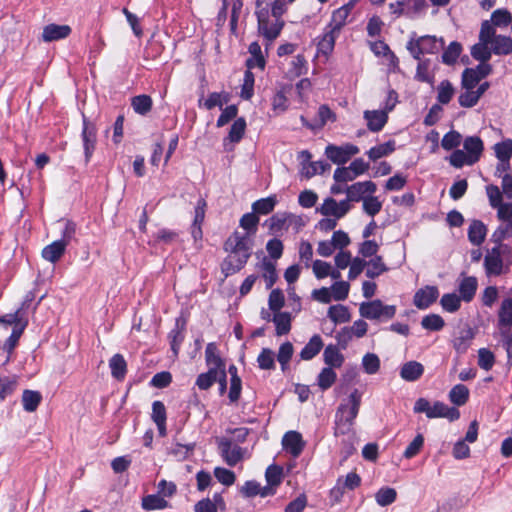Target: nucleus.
Wrapping results in <instances>:
<instances>
[{"label":"nucleus","instance_id":"nucleus-1","mask_svg":"<svg viewBox=\"0 0 512 512\" xmlns=\"http://www.w3.org/2000/svg\"><path fill=\"white\" fill-rule=\"evenodd\" d=\"M362 393L354 389L346 400H343L335 412L334 436L354 435L353 426L359 413Z\"/></svg>","mask_w":512,"mask_h":512},{"label":"nucleus","instance_id":"nucleus-2","mask_svg":"<svg viewBox=\"0 0 512 512\" xmlns=\"http://www.w3.org/2000/svg\"><path fill=\"white\" fill-rule=\"evenodd\" d=\"M497 328L508 357L512 355V298H504L497 313Z\"/></svg>","mask_w":512,"mask_h":512},{"label":"nucleus","instance_id":"nucleus-3","mask_svg":"<svg viewBox=\"0 0 512 512\" xmlns=\"http://www.w3.org/2000/svg\"><path fill=\"white\" fill-rule=\"evenodd\" d=\"M413 411L415 413H425L427 418H446L450 422L456 421L460 417V412L456 407H450L441 401H435L433 405L426 398L416 400Z\"/></svg>","mask_w":512,"mask_h":512},{"label":"nucleus","instance_id":"nucleus-4","mask_svg":"<svg viewBox=\"0 0 512 512\" xmlns=\"http://www.w3.org/2000/svg\"><path fill=\"white\" fill-rule=\"evenodd\" d=\"M258 33L266 40V48L276 40L284 25L283 20H271L266 8L256 11Z\"/></svg>","mask_w":512,"mask_h":512},{"label":"nucleus","instance_id":"nucleus-5","mask_svg":"<svg viewBox=\"0 0 512 512\" xmlns=\"http://www.w3.org/2000/svg\"><path fill=\"white\" fill-rule=\"evenodd\" d=\"M445 42L443 38L437 39L435 36L425 35L417 39H410L406 48L416 60L425 54H436L444 48Z\"/></svg>","mask_w":512,"mask_h":512},{"label":"nucleus","instance_id":"nucleus-6","mask_svg":"<svg viewBox=\"0 0 512 512\" xmlns=\"http://www.w3.org/2000/svg\"><path fill=\"white\" fill-rule=\"evenodd\" d=\"M361 317L369 320H389L396 314V306L385 305L379 299L362 302L359 307Z\"/></svg>","mask_w":512,"mask_h":512},{"label":"nucleus","instance_id":"nucleus-7","mask_svg":"<svg viewBox=\"0 0 512 512\" xmlns=\"http://www.w3.org/2000/svg\"><path fill=\"white\" fill-rule=\"evenodd\" d=\"M254 246V240L240 234L235 230L224 242L223 249L227 253L239 254L240 256L250 258Z\"/></svg>","mask_w":512,"mask_h":512},{"label":"nucleus","instance_id":"nucleus-8","mask_svg":"<svg viewBox=\"0 0 512 512\" xmlns=\"http://www.w3.org/2000/svg\"><path fill=\"white\" fill-rule=\"evenodd\" d=\"M483 265L485 273L488 277L500 276L510 271L496 246L487 251L486 255L484 256Z\"/></svg>","mask_w":512,"mask_h":512},{"label":"nucleus","instance_id":"nucleus-9","mask_svg":"<svg viewBox=\"0 0 512 512\" xmlns=\"http://www.w3.org/2000/svg\"><path fill=\"white\" fill-rule=\"evenodd\" d=\"M359 152V148L353 144H345L342 146H336L329 144L325 148L326 157L337 165H343L347 163L350 158Z\"/></svg>","mask_w":512,"mask_h":512},{"label":"nucleus","instance_id":"nucleus-10","mask_svg":"<svg viewBox=\"0 0 512 512\" xmlns=\"http://www.w3.org/2000/svg\"><path fill=\"white\" fill-rule=\"evenodd\" d=\"M81 138L83 142L85 161L88 163L96 148L97 128L96 125L90 122L85 115H83Z\"/></svg>","mask_w":512,"mask_h":512},{"label":"nucleus","instance_id":"nucleus-11","mask_svg":"<svg viewBox=\"0 0 512 512\" xmlns=\"http://www.w3.org/2000/svg\"><path fill=\"white\" fill-rule=\"evenodd\" d=\"M217 442L220 455L228 466L234 467L242 460L243 448L233 445L227 438H220Z\"/></svg>","mask_w":512,"mask_h":512},{"label":"nucleus","instance_id":"nucleus-12","mask_svg":"<svg viewBox=\"0 0 512 512\" xmlns=\"http://www.w3.org/2000/svg\"><path fill=\"white\" fill-rule=\"evenodd\" d=\"M439 290L436 286L427 285L417 290L413 297V304L420 310L429 308L438 298Z\"/></svg>","mask_w":512,"mask_h":512},{"label":"nucleus","instance_id":"nucleus-13","mask_svg":"<svg viewBox=\"0 0 512 512\" xmlns=\"http://www.w3.org/2000/svg\"><path fill=\"white\" fill-rule=\"evenodd\" d=\"M376 189V184L372 181L356 182L347 186L345 193L352 202H359L366 198V194H373Z\"/></svg>","mask_w":512,"mask_h":512},{"label":"nucleus","instance_id":"nucleus-14","mask_svg":"<svg viewBox=\"0 0 512 512\" xmlns=\"http://www.w3.org/2000/svg\"><path fill=\"white\" fill-rule=\"evenodd\" d=\"M248 260L249 258L244 257V255L240 256L239 254L228 253L220 265L221 272L225 277L234 275L244 268Z\"/></svg>","mask_w":512,"mask_h":512},{"label":"nucleus","instance_id":"nucleus-15","mask_svg":"<svg viewBox=\"0 0 512 512\" xmlns=\"http://www.w3.org/2000/svg\"><path fill=\"white\" fill-rule=\"evenodd\" d=\"M282 445L287 452L296 458L302 453L305 447V442L299 432L288 431L282 438Z\"/></svg>","mask_w":512,"mask_h":512},{"label":"nucleus","instance_id":"nucleus-16","mask_svg":"<svg viewBox=\"0 0 512 512\" xmlns=\"http://www.w3.org/2000/svg\"><path fill=\"white\" fill-rule=\"evenodd\" d=\"M71 31V27L66 24H48L43 28L42 40L46 43L62 40L67 38Z\"/></svg>","mask_w":512,"mask_h":512},{"label":"nucleus","instance_id":"nucleus-17","mask_svg":"<svg viewBox=\"0 0 512 512\" xmlns=\"http://www.w3.org/2000/svg\"><path fill=\"white\" fill-rule=\"evenodd\" d=\"M478 288L477 278L474 276H463L458 285L459 297L464 302H471L475 297Z\"/></svg>","mask_w":512,"mask_h":512},{"label":"nucleus","instance_id":"nucleus-18","mask_svg":"<svg viewBox=\"0 0 512 512\" xmlns=\"http://www.w3.org/2000/svg\"><path fill=\"white\" fill-rule=\"evenodd\" d=\"M205 362L208 369L220 372L226 370V365L223 359L220 357L217 345L214 342L207 344L205 349Z\"/></svg>","mask_w":512,"mask_h":512},{"label":"nucleus","instance_id":"nucleus-19","mask_svg":"<svg viewBox=\"0 0 512 512\" xmlns=\"http://www.w3.org/2000/svg\"><path fill=\"white\" fill-rule=\"evenodd\" d=\"M292 214L287 212H277L272 215L269 219L265 221V225L268 226L269 233L273 235H277L283 230H287L289 228V219Z\"/></svg>","mask_w":512,"mask_h":512},{"label":"nucleus","instance_id":"nucleus-20","mask_svg":"<svg viewBox=\"0 0 512 512\" xmlns=\"http://www.w3.org/2000/svg\"><path fill=\"white\" fill-rule=\"evenodd\" d=\"M364 118L367 121V127L371 132H379L388 121V115L381 110H366Z\"/></svg>","mask_w":512,"mask_h":512},{"label":"nucleus","instance_id":"nucleus-21","mask_svg":"<svg viewBox=\"0 0 512 512\" xmlns=\"http://www.w3.org/2000/svg\"><path fill=\"white\" fill-rule=\"evenodd\" d=\"M259 217L252 211L245 213L239 220V226L243 229L240 234L254 240L258 231Z\"/></svg>","mask_w":512,"mask_h":512},{"label":"nucleus","instance_id":"nucleus-22","mask_svg":"<svg viewBox=\"0 0 512 512\" xmlns=\"http://www.w3.org/2000/svg\"><path fill=\"white\" fill-rule=\"evenodd\" d=\"M487 226L481 220H472L468 228V240L474 246H480L487 235Z\"/></svg>","mask_w":512,"mask_h":512},{"label":"nucleus","instance_id":"nucleus-23","mask_svg":"<svg viewBox=\"0 0 512 512\" xmlns=\"http://www.w3.org/2000/svg\"><path fill=\"white\" fill-rule=\"evenodd\" d=\"M424 373V366L417 361H408L400 369V377L408 382L417 381Z\"/></svg>","mask_w":512,"mask_h":512},{"label":"nucleus","instance_id":"nucleus-24","mask_svg":"<svg viewBox=\"0 0 512 512\" xmlns=\"http://www.w3.org/2000/svg\"><path fill=\"white\" fill-rule=\"evenodd\" d=\"M465 152L472 158V162H478L484 150V144L478 136H468L463 142Z\"/></svg>","mask_w":512,"mask_h":512},{"label":"nucleus","instance_id":"nucleus-25","mask_svg":"<svg viewBox=\"0 0 512 512\" xmlns=\"http://www.w3.org/2000/svg\"><path fill=\"white\" fill-rule=\"evenodd\" d=\"M259 268L262 271V277L266 282V288H272L278 279L275 262L264 257L259 264Z\"/></svg>","mask_w":512,"mask_h":512},{"label":"nucleus","instance_id":"nucleus-26","mask_svg":"<svg viewBox=\"0 0 512 512\" xmlns=\"http://www.w3.org/2000/svg\"><path fill=\"white\" fill-rule=\"evenodd\" d=\"M324 343L320 335H313L308 343L303 347L300 352V358L302 360H311L313 359L323 348Z\"/></svg>","mask_w":512,"mask_h":512},{"label":"nucleus","instance_id":"nucleus-27","mask_svg":"<svg viewBox=\"0 0 512 512\" xmlns=\"http://www.w3.org/2000/svg\"><path fill=\"white\" fill-rule=\"evenodd\" d=\"M340 34L325 27L321 39L318 41L317 49L323 55H329L335 46L336 39Z\"/></svg>","mask_w":512,"mask_h":512},{"label":"nucleus","instance_id":"nucleus-28","mask_svg":"<svg viewBox=\"0 0 512 512\" xmlns=\"http://www.w3.org/2000/svg\"><path fill=\"white\" fill-rule=\"evenodd\" d=\"M66 247L64 242L56 240L43 248L42 257L46 261L56 263L65 253Z\"/></svg>","mask_w":512,"mask_h":512},{"label":"nucleus","instance_id":"nucleus-29","mask_svg":"<svg viewBox=\"0 0 512 512\" xmlns=\"http://www.w3.org/2000/svg\"><path fill=\"white\" fill-rule=\"evenodd\" d=\"M111 375L116 380H123L127 373V363L122 354H114L109 360Z\"/></svg>","mask_w":512,"mask_h":512},{"label":"nucleus","instance_id":"nucleus-30","mask_svg":"<svg viewBox=\"0 0 512 512\" xmlns=\"http://www.w3.org/2000/svg\"><path fill=\"white\" fill-rule=\"evenodd\" d=\"M185 323L180 324V320H176L175 327L170 331L168 338L170 341L171 350L175 356L178 355L182 342L184 341L185 335Z\"/></svg>","mask_w":512,"mask_h":512},{"label":"nucleus","instance_id":"nucleus-31","mask_svg":"<svg viewBox=\"0 0 512 512\" xmlns=\"http://www.w3.org/2000/svg\"><path fill=\"white\" fill-rule=\"evenodd\" d=\"M272 321L275 324L277 336L286 335L290 332L292 317L289 312L274 313Z\"/></svg>","mask_w":512,"mask_h":512},{"label":"nucleus","instance_id":"nucleus-32","mask_svg":"<svg viewBox=\"0 0 512 512\" xmlns=\"http://www.w3.org/2000/svg\"><path fill=\"white\" fill-rule=\"evenodd\" d=\"M278 200L276 195H270L266 198H261L256 200L252 204V211L258 215H268L271 213L275 206L277 205Z\"/></svg>","mask_w":512,"mask_h":512},{"label":"nucleus","instance_id":"nucleus-33","mask_svg":"<svg viewBox=\"0 0 512 512\" xmlns=\"http://www.w3.org/2000/svg\"><path fill=\"white\" fill-rule=\"evenodd\" d=\"M323 359L328 367L339 368L344 362V356L340 353L336 345H328L324 349Z\"/></svg>","mask_w":512,"mask_h":512},{"label":"nucleus","instance_id":"nucleus-34","mask_svg":"<svg viewBox=\"0 0 512 512\" xmlns=\"http://www.w3.org/2000/svg\"><path fill=\"white\" fill-rule=\"evenodd\" d=\"M331 165L324 160L311 162L308 164H304L303 167L300 170L301 176L305 177L306 179H310L316 174H323L326 171L330 170Z\"/></svg>","mask_w":512,"mask_h":512},{"label":"nucleus","instance_id":"nucleus-35","mask_svg":"<svg viewBox=\"0 0 512 512\" xmlns=\"http://www.w3.org/2000/svg\"><path fill=\"white\" fill-rule=\"evenodd\" d=\"M42 401V395L35 390H24L22 394V405L26 412H34Z\"/></svg>","mask_w":512,"mask_h":512},{"label":"nucleus","instance_id":"nucleus-36","mask_svg":"<svg viewBox=\"0 0 512 512\" xmlns=\"http://www.w3.org/2000/svg\"><path fill=\"white\" fill-rule=\"evenodd\" d=\"M491 43L480 41L471 47V56L479 62H488L492 56Z\"/></svg>","mask_w":512,"mask_h":512},{"label":"nucleus","instance_id":"nucleus-37","mask_svg":"<svg viewBox=\"0 0 512 512\" xmlns=\"http://www.w3.org/2000/svg\"><path fill=\"white\" fill-rule=\"evenodd\" d=\"M141 506L146 511L163 510L169 507V503L159 494H150L142 498Z\"/></svg>","mask_w":512,"mask_h":512},{"label":"nucleus","instance_id":"nucleus-38","mask_svg":"<svg viewBox=\"0 0 512 512\" xmlns=\"http://www.w3.org/2000/svg\"><path fill=\"white\" fill-rule=\"evenodd\" d=\"M492 51L495 55H509L512 53V38L510 36L498 35L491 42Z\"/></svg>","mask_w":512,"mask_h":512},{"label":"nucleus","instance_id":"nucleus-39","mask_svg":"<svg viewBox=\"0 0 512 512\" xmlns=\"http://www.w3.org/2000/svg\"><path fill=\"white\" fill-rule=\"evenodd\" d=\"M152 99L149 95L141 94L134 96L131 100L133 110L139 115H146L152 109Z\"/></svg>","mask_w":512,"mask_h":512},{"label":"nucleus","instance_id":"nucleus-40","mask_svg":"<svg viewBox=\"0 0 512 512\" xmlns=\"http://www.w3.org/2000/svg\"><path fill=\"white\" fill-rule=\"evenodd\" d=\"M327 316L335 324L346 323L351 318L349 309L341 304L330 306L328 309Z\"/></svg>","mask_w":512,"mask_h":512},{"label":"nucleus","instance_id":"nucleus-41","mask_svg":"<svg viewBox=\"0 0 512 512\" xmlns=\"http://www.w3.org/2000/svg\"><path fill=\"white\" fill-rule=\"evenodd\" d=\"M366 263L367 268L365 274L370 279H374L388 270L381 256H375L369 261H366Z\"/></svg>","mask_w":512,"mask_h":512},{"label":"nucleus","instance_id":"nucleus-42","mask_svg":"<svg viewBox=\"0 0 512 512\" xmlns=\"http://www.w3.org/2000/svg\"><path fill=\"white\" fill-rule=\"evenodd\" d=\"M469 389L463 384H457L449 391V400L456 406H462L469 399Z\"/></svg>","mask_w":512,"mask_h":512},{"label":"nucleus","instance_id":"nucleus-43","mask_svg":"<svg viewBox=\"0 0 512 512\" xmlns=\"http://www.w3.org/2000/svg\"><path fill=\"white\" fill-rule=\"evenodd\" d=\"M395 150V141L389 140L383 144L374 146L369 149L367 155L370 160L376 161L382 157L388 156Z\"/></svg>","mask_w":512,"mask_h":512},{"label":"nucleus","instance_id":"nucleus-44","mask_svg":"<svg viewBox=\"0 0 512 512\" xmlns=\"http://www.w3.org/2000/svg\"><path fill=\"white\" fill-rule=\"evenodd\" d=\"M461 52L462 45L457 41H453L444 49L441 60L446 65H453L457 62Z\"/></svg>","mask_w":512,"mask_h":512},{"label":"nucleus","instance_id":"nucleus-45","mask_svg":"<svg viewBox=\"0 0 512 512\" xmlns=\"http://www.w3.org/2000/svg\"><path fill=\"white\" fill-rule=\"evenodd\" d=\"M437 92V104L446 105L452 100L455 90L449 80H443L438 85Z\"/></svg>","mask_w":512,"mask_h":512},{"label":"nucleus","instance_id":"nucleus-46","mask_svg":"<svg viewBox=\"0 0 512 512\" xmlns=\"http://www.w3.org/2000/svg\"><path fill=\"white\" fill-rule=\"evenodd\" d=\"M430 64V59H422L420 57V60H418V65L415 74L416 80L429 84H432L434 82V76L429 72Z\"/></svg>","mask_w":512,"mask_h":512},{"label":"nucleus","instance_id":"nucleus-47","mask_svg":"<svg viewBox=\"0 0 512 512\" xmlns=\"http://www.w3.org/2000/svg\"><path fill=\"white\" fill-rule=\"evenodd\" d=\"M348 16L347 13L345 14L343 8H338L332 12L330 22L326 27L340 34L342 28L347 23Z\"/></svg>","mask_w":512,"mask_h":512},{"label":"nucleus","instance_id":"nucleus-48","mask_svg":"<svg viewBox=\"0 0 512 512\" xmlns=\"http://www.w3.org/2000/svg\"><path fill=\"white\" fill-rule=\"evenodd\" d=\"M337 374L332 367H324L317 377V384L322 391L328 390L336 381Z\"/></svg>","mask_w":512,"mask_h":512},{"label":"nucleus","instance_id":"nucleus-49","mask_svg":"<svg viewBox=\"0 0 512 512\" xmlns=\"http://www.w3.org/2000/svg\"><path fill=\"white\" fill-rule=\"evenodd\" d=\"M397 498V492L391 487H382L375 494L376 503L381 507L391 505Z\"/></svg>","mask_w":512,"mask_h":512},{"label":"nucleus","instance_id":"nucleus-50","mask_svg":"<svg viewBox=\"0 0 512 512\" xmlns=\"http://www.w3.org/2000/svg\"><path fill=\"white\" fill-rule=\"evenodd\" d=\"M447 159L450 165L457 169H460L465 165L472 166L475 164V162H472V158L460 149L454 150Z\"/></svg>","mask_w":512,"mask_h":512},{"label":"nucleus","instance_id":"nucleus-51","mask_svg":"<svg viewBox=\"0 0 512 512\" xmlns=\"http://www.w3.org/2000/svg\"><path fill=\"white\" fill-rule=\"evenodd\" d=\"M421 326L428 331H440L445 326L444 319L438 314H428L421 320Z\"/></svg>","mask_w":512,"mask_h":512},{"label":"nucleus","instance_id":"nucleus-52","mask_svg":"<svg viewBox=\"0 0 512 512\" xmlns=\"http://www.w3.org/2000/svg\"><path fill=\"white\" fill-rule=\"evenodd\" d=\"M219 378V372L208 369L207 372L201 373L197 376L195 385L200 390H208L213 386L216 380Z\"/></svg>","mask_w":512,"mask_h":512},{"label":"nucleus","instance_id":"nucleus-53","mask_svg":"<svg viewBox=\"0 0 512 512\" xmlns=\"http://www.w3.org/2000/svg\"><path fill=\"white\" fill-rule=\"evenodd\" d=\"M246 121L243 117L237 118L231 125L227 139L231 143H238L244 136Z\"/></svg>","mask_w":512,"mask_h":512},{"label":"nucleus","instance_id":"nucleus-54","mask_svg":"<svg viewBox=\"0 0 512 512\" xmlns=\"http://www.w3.org/2000/svg\"><path fill=\"white\" fill-rule=\"evenodd\" d=\"M405 3V17L414 19L424 12L427 7L426 0H404Z\"/></svg>","mask_w":512,"mask_h":512},{"label":"nucleus","instance_id":"nucleus-55","mask_svg":"<svg viewBox=\"0 0 512 512\" xmlns=\"http://www.w3.org/2000/svg\"><path fill=\"white\" fill-rule=\"evenodd\" d=\"M17 385L18 381L15 376L0 377V401H4L7 397L11 396L16 390Z\"/></svg>","mask_w":512,"mask_h":512},{"label":"nucleus","instance_id":"nucleus-56","mask_svg":"<svg viewBox=\"0 0 512 512\" xmlns=\"http://www.w3.org/2000/svg\"><path fill=\"white\" fill-rule=\"evenodd\" d=\"M28 325V320H24L23 323L19 327H14L12 330L11 335L8 337V339L4 343V350L8 352V354H11L16 347L22 333L24 332L25 328Z\"/></svg>","mask_w":512,"mask_h":512},{"label":"nucleus","instance_id":"nucleus-57","mask_svg":"<svg viewBox=\"0 0 512 512\" xmlns=\"http://www.w3.org/2000/svg\"><path fill=\"white\" fill-rule=\"evenodd\" d=\"M461 301L463 300L459 297V295L455 293H446L442 296L440 304L445 311L454 313L459 310Z\"/></svg>","mask_w":512,"mask_h":512},{"label":"nucleus","instance_id":"nucleus-58","mask_svg":"<svg viewBox=\"0 0 512 512\" xmlns=\"http://www.w3.org/2000/svg\"><path fill=\"white\" fill-rule=\"evenodd\" d=\"M490 21L496 27H507L512 24V15L505 8L496 9L492 13Z\"/></svg>","mask_w":512,"mask_h":512},{"label":"nucleus","instance_id":"nucleus-59","mask_svg":"<svg viewBox=\"0 0 512 512\" xmlns=\"http://www.w3.org/2000/svg\"><path fill=\"white\" fill-rule=\"evenodd\" d=\"M283 478V468L279 465L272 464L268 466L265 472L266 482L275 488L278 487Z\"/></svg>","mask_w":512,"mask_h":512},{"label":"nucleus","instance_id":"nucleus-60","mask_svg":"<svg viewBox=\"0 0 512 512\" xmlns=\"http://www.w3.org/2000/svg\"><path fill=\"white\" fill-rule=\"evenodd\" d=\"M462 142V135L455 130H450L447 132L442 140H441V146L444 150L450 151L453 150L461 144Z\"/></svg>","mask_w":512,"mask_h":512},{"label":"nucleus","instance_id":"nucleus-61","mask_svg":"<svg viewBox=\"0 0 512 512\" xmlns=\"http://www.w3.org/2000/svg\"><path fill=\"white\" fill-rule=\"evenodd\" d=\"M362 367L369 375L376 374L380 369V359L374 353H366L362 358Z\"/></svg>","mask_w":512,"mask_h":512},{"label":"nucleus","instance_id":"nucleus-62","mask_svg":"<svg viewBox=\"0 0 512 512\" xmlns=\"http://www.w3.org/2000/svg\"><path fill=\"white\" fill-rule=\"evenodd\" d=\"M275 355L269 348H263L257 357V363L260 369L272 370L275 368Z\"/></svg>","mask_w":512,"mask_h":512},{"label":"nucleus","instance_id":"nucleus-63","mask_svg":"<svg viewBox=\"0 0 512 512\" xmlns=\"http://www.w3.org/2000/svg\"><path fill=\"white\" fill-rule=\"evenodd\" d=\"M494 151L499 161L510 160L512 157V139H505L494 145Z\"/></svg>","mask_w":512,"mask_h":512},{"label":"nucleus","instance_id":"nucleus-64","mask_svg":"<svg viewBox=\"0 0 512 512\" xmlns=\"http://www.w3.org/2000/svg\"><path fill=\"white\" fill-rule=\"evenodd\" d=\"M512 237V222H502L491 235V241L495 244H500L507 238Z\"/></svg>","mask_w":512,"mask_h":512}]
</instances>
